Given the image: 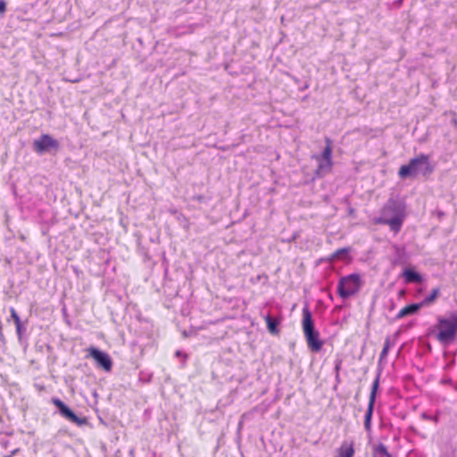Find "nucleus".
Segmentation results:
<instances>
[{"instance_id": "nucleus-18", "label": "nucleus", "mask_w": 457, "mask_h": 457, "mask_svg": "<svg viewBox=\"0 0 457 457\" xmlns=\"http://www.w3.org/2000/svg\"><path fill=\"white\" fill-rule=\"evenodd\" d=\"M11 316H12V318L14 320L15 326L19 327L20 326V322H21V319H20L18 313L16 312V311L13 308L11 309Z\"/></svg>"}, {"instance_id": "nucleus-24", "label": "nucleus", "mask_w": 457, "mask_h": 457, "mask_svg": "<svg viewBox=\"0 0 457 457\" xmlns=\"http://www.w3.org/2000/svg\"><path fill=\"white\" fill-rule=\"evenodd\" d=\"M453 123L457 127V119H456V118H454V119L453 120Z\"/></svg>"}, {"instance_id": "nucleus-12", "label": "nucleus", "mask_w": 457, "mask_h": 457, "mask_svg": "<svg viewBox=\"0 0 457 457\" xmlns=\"http://www.w3.org/2000/svg\"><path fill=\"white\" fill-rule=\"evenodd\" d=\"M421 308V304L420 303H411L405 307H403L396 315L397 319H402L408 315H412L416 313Z\"/></svg>"}, {"instance_id": "nucleus-4", "label": "nucleus", "mask_w": 457, "mask_h": 457, "mask_svg": "<svg viewBox=\"0 0 457 457\" xmlns=\"http://www.w3.org/2000/svg\"><path fill=\"white\" fill-rule=\"evenodd\" d=\"M361 287V276L356 273L350 274L339 279L337 293L340 297L346 299L359 292Z\"/></svg>"}, {"instance_id": "nucleus-9", "label": "nucleus", "mask_w": 457, "mask_h": 457, "mask_svg": "<svg viewBox=\"0 0 457 457\" xmlns=\"http://www.w3.org/2000/svg\"><path fill=\"white\" fill-rule=\"evenodd\" d=\"M60 410V412L64 416L66 419L71 420V422L77 424V425H83L86 423V420L82 418H79L76 414H74L71 410L67 407L65 404H63L62 402H54Z\"/></svg>"}, {"instance_id": "nucleus-15", "label": "nucleus", "mask_w": 457, "mask_h": 457, "mask_svg": "<svg viewBox=\"0 0 457 457\" xmlns=\"http://www.w3.org/2000/svg\"><path fill=\"white\" fill-rule=\"evenodd\" d=\"M373 457H392L386 446L382 444L377 445L373 451Z\"/></svg>"}, {"instance_id": "nucleus-7", "label": "nucleus", "mask_w": 457, "mask_h": 457, "mask_svg": "<svg viewBox=\"0 0 457 457\" xmlns=\"http://www.w3.org/2000/svg\"><path fill=\"white\" fill-rule=\"evenodd\" d=\"M34 150L38 154L45 153L50 149H58L59 142L48 134H44L33 142Z\"/></svg>"}, {"instance_id": "nucleus-23", "label": "nucleus", "mask_w": 457, "mask_h": 457, "mask_svg": "<svg viewBox=\"0 0 457 457\" xmlns=\"http://www.w3.org/2000/svg\"><path fill=\"white\" fill-rule=\"evenodd\" d=\"M16 330L19 336H21V322H20V326L16 327Z\"/></svg>"}, {"instance_id": "nucleus-20", "label": "nucleus", "mask_w": 457, "mask_h": 457, "mask_svg": "<svg viewBox=\"0 0 457 457\" xmlns=\"http://www.w3.org/2000/svg\"><path fill=\"white\" fill-rule=\"evenodd\" d=\"M377 386H378V380H376V381L373 383L372 391H371V393H370V399H369V400H375Z\"/></svg>"}, {"instance_id": "nucleus-19", "label": "nucleus", "mask_w": 457, "mask_h": 457, "mask_svg": "<svg viewBox=\"0 0 457 457\" xmlns=\"http://www.w3.org/2000/svg\"><path fill=\"white\" fill-rule=\"evenodd\" d=\"M388 348H389V340L387 339L386 342H385V345L382 349V352L380 353V358H383L385 357L387 353H388Z\"/></svg>"}, {"instance_id": "nucleus-5", "label": "nucleus", "mask_w": 457, "mask_h": 457, "mask_svg": "<svg viewBox=\"0 0 457 457\" xmlns=\"http://www.w3.org/2000/svg\"><path fill=\"white\" fill-rule=\"evenodd\" d=\"M314 158L318 162L315 175L321 178L329 172L333 165L331 140L329 138H326V146L323 149L322 154L320 155H315Z\"/></svg>"}, {"instance_id": "nucleus-17", "label": "nucleus", "mask_w": 457, "mask_h": 457, "mask_svg": "<svg viewBox=\"0 0 457 457\" xmlns=\"http://www.w3.org/2000/svg\"><path fill=\"white\" fill-rule=\"evenodd\" d=\"M349 252V249L348 248H340L338 250H337L334 253H333V258L334 259H340L342 255H345L346 253H348Z\"/></svg>"}, {"instance_id": "nucleus-11", "label": "nucleus", "mask_w": 457, "mask_h": 457, "mask_svg": "<svg viewBox=\"0 0 457 457\" xmlns=\"http://www.w3.org/2000/svg\"><path fill=\"white\" fill-rule=\"evenodd\" d=\"M403 277L404 278L406 283L420 284L423 280L421 275L412 269H405L403 272Z\"/></svg>"}, {"instance_id": "nucleus-10", "label": "nucleus", "mask_w": 457, "mask_h": 457, "mask_svg": "<svg viewBox=\"0 0 457 457\" xmlns=\"http://www.w3.org/2000/svg\"><path fill=\"white\" fill-rule=\"evenodd\" d=\"M353 443L349 441H344L337 450V457H353Z\"/></svg>"}, {"instance_id": "nucleus-21", "label": "nucleus", "mask_w": 457, "mask_h": 457, "mask_svg": "<svg viewBox=\"0 0 457 457\" xmlns=\"http://www.w3.org/2000/svg\"><path fill=\"white\" fill-rule=\"evenodd\" d=\"M6 12V3L4 0H0V14H4Z\"/></svg>"}, {"instance_id": "nucleus-16", "label": "nucleus", "mask_w": 457, "mask_h": 457, "mask_svg": "<svg viewBox=\"0 0 457 457\" xmlns=\"http://www.w3.org/2000/svg\"><path fill=\"white\" fill-rule=\"evenodd\" d=\"M374 403L375 402H369L368 410L365 414L364 426L367 430L370 429V421H371Z\"/></svg>"}, {"instance_id": "nucleus-3", "label": "nucleus", "mask_w": 457, "mask_h": 457, "mask_svg": "<svg viewBox=\"0 0 457 457\" xmlns=\"http://www.w3.org/2000/svg\"><path fill=\"white\" fill-rule=\"evenodd\" d=\"M436 339L444 345L455 340L457 335V313L452 312L448 317H438Z\"/></svg>"}, {"instance_id": "nucleus-14", "label": "nucleus", "mask_w": 457, "mask_h": 457, "mask_svg": "<svg viewBox=\"0 0 457 457\" xmlns=\"http://www.w3.org/2000/svg\"><path fill=\"white\" fill-rule=\"evenodd\" d=\"M439 293V287L433 288L431 293L420 303L421 307L431 304L438 297Z\"/></svg>"}, {"instance_id": "nucleus-1", "label": "nucleus", "mask_w": 457, "mask_h": 457, "mask_svg": "<svg viewBox=\"0 0 457 457\" xmlns=\"http://www.w3.org/2000/svg\"><path fill=\"white\" fill-rule=\"evenodd\" d=\"M434 170V167L431 165L429 156L424 154L410 160L408 164L400 167L398 175L401 179H406L408 177H416L422 175L427 177L430 175Z\"/></svg>"}, {"instance_id": "nucleus-13", "label": "nucleus", "mask_w": 457, "mask_h": 457, "mask_svg": "<svg viewBox=\"0 0 457 457\" xmlns=\"http://www.w3.org/2000/svg\"><path fill=\"white\" fill-rule=\"evenodd\" d=\"M264 320L266 321L267 328H268L269 332L272 335H278L279 333V329H278L279 320L275 317L270 316V314H267L264 317Z\"/></svg>"}, {"instance_id": "nucleus-22", "label": "nucleus", "mask_w": 457, "mask_h": 457, "mask_svg": "<svg viewBox=\"0 0 457 457\" xmlns=\"http://www.w3.org/2000/svg\"><path fill=\"white\" fill-rule=\"evenodd\" d=\"M341 362H342L341 361H337V363H336L335 370H336L337 374H338V371L340 370Z\"/></svg>"}, {"instance_id": "nucleus-25", "label": "nucleus", "mask_w": 457, "mask_h": 457, "mask_svg": "<svg viewBox=\"0 0 457 457\" xmlns=\"http://www.w3.org/2000/svg\"><path fill=\"white\" fill-rule=\"evenodd\" d=\"M176 354H177V355H180V352H179V351H178V352L176 353Z\"/></svg>"}, {"instance_id": "nucleus-2", "label": "nucleus", "mask_w": 457, "mask_h": 457, "mask_svg": "<svg viewBox=\"0 0 457 457\" xmlns=\"http://www.w3.org/2000/svg\"><path fill=\"white\" fill-rule=\"evenodd\" d=\"M302 327L308 348L313 353H319L323 346V342L320 338L319 331L315 328L312 312L307 305L303 308Z\"/></svg>"}, {"instance_id": "nucleus-6", "label": "nucleus", "mask_w": 457, "mask_h": 457, "mask_svg": "<svg viewBox=\"0 0 457 457\" xmlns=\"http://www.w3.org/2000/svg\"><path fill=\"white\" fill-rule=\"evenodd\" d=\"M87 351L88 352V356L96 361L98 367L102 368L105 371H110L112 370V361L107 353L101 351L95 346L88 347Z\"/></svg>"}, {"instance_id": "nucleus-8", "label": "nucleus", "mask_w": 457, "mask_h": 457, "mask_svg": "<svg viewBox=\"0 0 457 457\" xmlns=\"http://www.w3.org/2000/svg\"><path fill=\"white\" fill-rule=\"evenodd\" d=\"M391 209V206L386 205L383 209V217L377 220V223L389 225L391 230L397 233L400 231L403 224V218L400 214H395L392 218H387V212Z\"/></svg>"}]
</instances>
